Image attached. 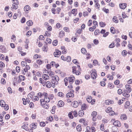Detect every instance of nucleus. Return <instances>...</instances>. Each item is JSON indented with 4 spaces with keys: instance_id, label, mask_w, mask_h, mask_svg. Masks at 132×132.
<instances>
[{
    "instance_id": "obj_47",
    "label": "nucleus",
    "mask_w": 132,
    "mask_h": 132,
    "mask_svg": "<svg viewBox=\"0 0 132 132\" xmlns=\"http://www.w3.org/2000/svg\"><path fill=\"white\" fill-rule=\"evenodd\" d=\"M17 82V78L16 77H14L13 79V84L14 86H15L16 85V83Z\"/></svg>"
},
{
    "instance_id": "obj_30",
    "label": "nucleus",
    "mask_w": 132,
    "mask_h": 132,
    "mask_svg": "<svg viewBox=\"0 0 132 132\" xmlns=\"http://www.w3.org/2000/svg\"><path fill=\"white\" fill-rule=\"evenodd\" d=\"M29 126L30 128L33 129H35L37 128V125L34 123H32Z\"/></svg>"
},
{
    "instance_id": "obj_6",
    "label": "nucleus",
    "mask_w": 132,
    "mask_h": 132,
    "mask_svg": "<svg viewBox=\"0 0 132 132\" xmlns=\"http://www.w3.org/2000/svg\"><path fill=\"white\" fill-rule=\"evenodd\" d=\"M86 100L88 103H91L92 104H94L95 101V99L93 100L92 97L90 96H87Z\"/></svg>"
},
{
    "instance_id": "obj_60",
    "label": "nucleus",
    "mask_w": 132,
    "mask_h": 132,
    "mask_svg": "<svg viewBox=\"0 0 132 132\" xmlns=\"http://www.w3.org/2000/svg\"><path fill=\"white\" fill-rule=\"evenodd\" d=\"M64 30L67 32H70L69 28L68 27H64L63 28Z\"/></svg>"
},
{
    "instance_id": "obj_3",
    "label": "nucleus",
    "mask_w": 132,
    "mask_h": 132,
    "mask_svg": "<svg viewBox=\"0 0 132 132\" xmlns=\"http://www.w3.org/2000/svg\"><path fill=\"white\" fill-rule=\"evenodd\" d=\"M59 80V77L57 75H55V76L52 78L51 82L52 84V86L53 88L55 87L56 85L58 84Z\"/></svg>"
},
{
    "instance_id": "obj_54",
    "label": "nucleus",
    "mask_w": 132,
    "mask_h": 132,
    "mask_svg": "<svg viewBox=\"0 0 132 132\" xmlns=\"http://www.w3.org/2000/svg\"><path fill=\"white\" fill-rule=\"evenodd\" d=\"M49 76L52 78V77L55 76V75L54 73L52 71H50L49 72Z\"/></svg>"
},
{
    "instance_id": "obj_49",
    "label": "nucleus",
    "mask_w": 132,
    "mask_h": 132,
    "mask_svg": "<svg viewBox=\"0 0 132 132\" xmlns=\"http://www.w3.org/2000/svg\"><path fill=\"white\" fill-rule=\"evenodd\" d=\"M73 111H71L69 112L68 114V117L69 118L71 119H73V117L72 115Z\"/></svg>"
},
{
    "instance_id": "obj_38",
    "label": "nucleus",
    "mask_w": 132,
    "mask_h": 132,
    "mask_svg": "<svg viewBox=\"0 0 132 132\" xmlns=\"http://www.w3.org/2000/svg\"><path fill=\"white\" fill-rule=\"evenodd\" d=\"M30 7L28 5H26L24 8V10L25 11H28L30 10Z\"/></svg>"
},
{
    "instance_id": "obj_56",
    "label": "nucleus",
    "mask_w": 132,
    "mask_h": 132,
    "mask_svg": "<svg viewBox=\"0 0 132 132\" xmlns=\"http://www.w3.org/2000/svg\"><path fill=\"white\" fill-rule=\"evenodd\" d=\"M110 30L111 32L113 34H114L116 32L115 29L113 27H112L110 28Z\"/></svg>"
},
{
    "instance_id": "obj_48",
    "label": "nucleus",
    "mask_w": 132,
    "mask_h": 132,
    "mask_svg": "<svg viewBox=\"0 0 132 132\" xmlns=\"http://www.w3.org/2000/svg\"><path fill=\"white\" fill-rule=\"evenodd\" d=\"M46 87L48 88H50L52 84L50 81H48L46 83Z\"/></svg>"
},
{
    "instance_id": "obj_36",
    "label": "nucleus",
    "mask_w": 132,
    "mask_h": 132,
    "mask_svg": "<svg viewBox=\"0 0 132 132\" xmlns=\"http://www.w3.org/2000/svg\"><path fill=\"white\" fill-rule=\"evenodd\" d=\"M78 105V103L77 101H74L72 103V106L74 108L77 107Z\"/></svg>"
},
{
    "instance_id": "obj_5",
    "label": "nucleus",
    "mask_w": 132,
    "mask_h": 132,
    "mask_svg": "<svg viewBox=\"0 0 132 132\" xmlns=\"http://www.w3.org/2000/svg\"><path fill=\"white\" fill-rule=\"evenodd\" d=\"M92 72L91 73V77L93 79H95L97 77L96 71L95 69H93L92 70Z\"/></svg>"
},
{
    "instance_id": "obj_4",
    "label": "nucleus",
    "mask_w": 132,
    "mask_h": 132,
    "mask_svg": "<svg viewBox=\"0 0 132 132\" xmlns=\"http://www.w3.org/2000/svg\"><path fill=\"white\" fill-rule=\"evenodd\" d=\"M61 10V8L59 7H57L56 10L54 8H52L51 9L52 13L54 14H59Z\"/></svg>"
},
{
    "instance_id": "obj_21",
    "label": "nucleus",
    "mask_w": 132,
    "mask_h": 132,
    "mask_svg": "<svg viewBox=\"0 0 132 132\" xmlns=\"http://www.w3.org/2000/svg\"><path fill=\"white\" fill-rule=\"evenodd\" d=\"M127 4L126 3H121L119 5L120 8L122 9H125L127 7Z\"/></svg>"
},
{
    "instance_id": "obj_53",
    "label": "nucleus",
    "mask_w": 132,
    "mask_h": 132,
    "mask_svg": "<svg viewBox=\"0 0 132 132\" xmlns=\"http://www.w3.org/2000/svg\"><path fill=\"white\" fill-rule=\"evenodd\" d=\"M86 55V59L87 60L89 59L91 57V55L89 53H87Z\"/></svg>"
},
{
    "instance_id": "obj_57",
    "label": "nucleus",
    "mask_w": 132,
    "mask_h": 132,
    "mask_svg": "<svg viewBox=\"0 0 132 132\" xmlns=\"http://www.w3.org/2000/svg\"><path fill=\"white\" fill-rule=\"evenodd\" d=\"M51 32H49L47 31H46L45 32V34L44 35L45 36H46L47 37H50L51 36Z\"/></svg>"
},
{
    "instance_id": "obj_19",
    "label": "nucleus",
    "mask_w": 132,
    "mask_h": 132,
    "mask_svg": "<svg viewBox=\"0 0 132 132\" xmlns=\"http://www.w3.org/2000/svg\"><path fill=\"white\" fill-rule=\"evenodd\" d=\"M0 50L1 51L2 53H5L6 52L7 50L5 46L2 45L0 46Z\"/></svg>"
},
{
    "instance_id": "obj_20",
    "label": "nucleus",
    "mask_w": 132,
    "mask_h": 132,
    "mask_svg": "<svg viewBox=\"0 0 132 132\" xmlns=\"http://www.w3.org/2000/svg\"><path fill=\"white\" fill-rule=\"evenodd\" d=\"M65 34V32L63 31H60L59 34V37L60 38H62L64 36Z\"/></svg>"
},
{
    "instance_id": "obj_51",
    "label": "nucleus",
    "mask_w": 132,
    "mask_h": 132,
    "mask_svg": "<svg viewBox=\"0 0 132 132\" xmlns=\"http://www.w3.org/2000/svg\"><path fill=\"white\" fill-rule=\"evenodd\" d=\"M93 24L94 26H93V27L96 28V27H97L98 26V23L97 21L95 20H94L93 21Z\"/></svg>"
},
{
    "instance_id": "obj_23",
    "label": "nucleus",
    "mask_w": 132,
    "mask_h": 132,
    "mask_svg": "<svg viewBox=\"0 0 132 132\" xmlns=\"http://www.w3.org/2000/svg\"><path fill=\"white\" fill-rule=\"evenodd\" d=\"M35 95V93L34 92H31L28 95V98L30 99H31L33 98L34 96Z\"/></svg>"
},
{
    "instance_id": "obj_42",
    "label": "nucleus",
    "mask_w": 132,
    "mask_h": 132,
    "mask_svg": "<svg viewBox=\"0 0 132 132\" xmlns=\"http://www.w3.org/2000/svg\"><path fill=\"white\" fill-rule=\"evenodd\" d=\"M113 21L115 23H117L119 22L118 18L116 16H113L112 19Z\"/></svg>"
},
{
    "instance_id": "obj_61",
    "label": "nucleus",
    "mask_w": 132,
    "mask_h": 132,
    "mask_svg": "<svg viewBox=\"0 0 132 132\" xmlns=\"http://www.w3.org/2000/svg\"><path fill=\"white\" fill-rule=\"evenodd\" d=\"M81 53L83 54H85L87 53V51L85 48H83L81 50Z\"/></svg>"
},
{
    "instance_id": "obj_50",
    "label": "nucleus",
    "mask_w": 132,
    "mask_h": 132,
    "mask_svg": "<svg viewBox=\"0 0 132 132\" xmlns=\"http://www.w3.org/2000/svg\"><path fill=\"white\" fill-rule=\"evenodd\" d=\"M100 26L102 27H104L106 25V24L105 22H100L99 23Z\"/></svg>"
},
{
    "instance_id": "obj_39",
    "label": "nucleus",
    "mask_w": 132,
    "mask_h": 132,
    "mask_svg": "<svg viewBox=\"0 0 132 132\" xmlns=\"http://www.w3.org/2000/svg\"><path fill=\"white\" fill-rule=\"evenodd\" d=\"M130 105V103L128 101H127L126 102L125 104L124 105V107L125 109H127Z\"/></svg>"
},
{
    "instance_id": "obj_24",
    "label": "nucleus",
    "mask_w": 132,
    "mask_h": 132,
    "mask_svg": "<svg viewBox=\"0 0 132 132\" xmlns=\"http://www.w3.org/2000/svg\"><path fill=\"white\" fill-rule=\"evenodd\" d=\"M57 105L59 107H62L64 105V103L62 100H60L58 101Z\"/></svg>"
},
{
    "instance_id": "obj_62",
    "label": "nucleus",
    "mask_w": 132,
    "mask_h": 132,
    "mask_svg": "<svg viewBox=\"0 0 132 132\" xmlns=\"http://www.w3.org/2000/svg\"><path fill=\"white\" fill-rule=\"evenodd\" d=\"M72 114L75 117H77L78 114L77 111L75 110L74 111H73Z\"/></svg>"
},
{
    "instance_id": "obj_22",
    "label": "nucleus",
    "mask_w": 132,
    "mask_h": 132,
    "mask_svg": "<svg viewBox=\"0 0 132 132\" xmlns=\"http://www.w3.org/2000/svg\"><path fill=\"white\" fill-rule=\"evenodd\" d=\"M19 79L18 81L19 82H20L22 81H24L25 79V77L23 75H19Z\"/></svg>"
},
{
    "instance_id": "obj_35",
    "label": "nucleus",
    "mask_w": 132,
    "mask_h": 132,
    "mask_svg": "<svg viewBox=\"0 0 132 132\" xmlns=\"http://www.w3.org/2000/svg\"><path fill=\"white\" fill-rule=\"evenodd\" d=\"M76 129L78 131L80 132L82 130V128L81 125L79 124L76 126Z\"/></svg>"
},
{
    "instance_id": "obj_33",
    "label": "nucleus",
    "mask_w": 132,
    "mask_h": 132,
    "mask_svg": "<svg viewBox=\"0 0 132 132\" xmlns=\"http://www.w3.org/2000/svg\"><path fill=\"white\" fill-rule=\"evenodd\" d=\"M41 58L42 56L40 55L35 54L33 56V59H40Z\"/></svg>"
},
{
    "instance_id": "obj_11",
    "label": "nucleus",
    "mask_w": 132,
    "mask_h": 132,
    "mask_svg": "<svg viewBox=\"0 0 132 132\" xmlns=\"http://www.w3.org/2000/svg\"><path fill=\"white\" fill-rule=\"evenodd\" d=\"M77 9H72L70 12L69 13V15H71L72 14L75 16L77 14Z\"/></svg>"
},
{
    "instance_id": "obj_34",
    "label": "nucleus",
    "mask_w": 132,
    "mask_h": 132,
    "mask_svg": "<svg viewBox=\"0 0 132 132\" xmlns=\"http://www.w3.org/2000/svg\"><path fill=\"white\" fill-rule=\"evenodd\" d=\"M108 87L111 89H113L114 87V86L111 82H109L108 85Z\"/></svg>"
},
{
    "instance_id": "obj_26",
    "label": "nucleus",
    "mask_w": 132,
    "mask_h": 132,
    "mask_svg": "<svg viewBox=\"0 0 132 132\" xmlns=\"http://www.w3.org/2000/svg\"><path fill=\"white\" fill-rule=\"evenodd\" d=\"M88 106L87 104L85 103L83 104L81 106V109L83 110H85L87 109Z\"/></svg>"
},
{
    "instance_id": "obj_12",
    "label": "nucleus",
    "mask_w": 132,
    "mask_h": 132,
    "mask_svg": "<svg viewBox=\"0 0 132 132\" xmlns=\"http://www.w3.org/2000/svg\"><path fill=\"white\" fill-rule=\"evenodd\" d=\"M125 88L126 89V91L128 93H130L131 90L132 89L130 85L128 84H126L125 85Z\"/></svg>"
},
{
    "instance_id": "obj_64",
    "label": "nucleus",
    "mask_w": 132,
    "mask_h": 132,
    "mask_svg": "<svg viewBox=\"0 0 132 132\" xmlns=\"http://www.w3.org/2000/svg\"><path fill=\"white\" fill-rule=\"evenodd\" d=\"M85 132H91V128L90 127L88 126L86 127Z\"/></svg>"
},
{
    "instance_id": "obj_25",
    "label": "nucleus",
    "mask_w": 132,
    "mask_h": 132,
    "mask_svg": "<svg viewBox=\"0 0 132 132\" xmlns=\"http://www.w3.org/2000/svg\"><path fill=\"white\" fill-rule=\"evenodd\" d=\"M127 118V116L125 114H121L120 116V119L122 120H126Z\"/></svg>"
},
{
    "instance_id": "obj_28",
    "label": "nucleus",
    "mask_w": 132,
    "mask_h": 132,
    "mask_svg": "<svg viewBox=\"0 0 132 132\" xmlns=\"http://www.w3.org/2000/svg\"><path fill=\"white\" fill-rule=\"evenodd\" d=\"M127 90H126L123 92L122 95L124 96H126V97H128L130 96V95L129 94V93H127Z\"/></svg>"
},
{
    "instance_id": "obj_1",
    "label": "nucleus",
    "mask_w": 132,
    "mask_h": 132,
    "mask_svg": "<svg viewBox=\"0 0 132 132\" xmlns=\"http://www.w3.org/2000/svg\"><path fill=\"white\" fill-rule=\"evenodd\" d=\"M75 78L73 75H71L68 78H65L64 80V84L65 86H68V87L70 90L73 88L72 84L75 80Z\"/></svg>"
},
{
    "instance_id": "obj_15",
    "label": "nucleus",
    "mask_w": 132,
    "mask_h": 132,
    "mask_svg": "<svg viewBox=\"0 0 132 132\" xmlns=\"http://www.w3.org/2000/svg\"><path fill=\"white\" fill-rule=\"evenodd\" d=\"M113 124L116 126L120 127L121 126L120 122L118 120H116L113 122Z\"/></svg>"
},
{
    "instance_id": "obj_58",
    "label": "nucleus",
    "mask_w": 132,
    "mask_h": 132,
    "mask_svg": "<svg viewBox=\"0 0 132 132\" xmlns=\"http://www.w3.org/2000/svg\"><path fill=\"white\" fill-rule=\"evenodd\" d=\"M102 10L104 11L106 13H109V10L108 9H106L105 7H103L102 9Z\"/></svg>"
},
{
    "instance_id": "obj_41",
    "label": "nucleus",
    "mask_w": 132,
    "mask_h": 132,
    "mask_svg": "<svg viewBox=\"0 0 132 132\" xmlns=\"http://www.w3.org/2000/svg\"><path fill=\"white\" fill-rule=\"evenodd\" d=\"M27 24L28 26H30L33 24V23L31 20H30L27 21Z\"/></svg>"
},
{
    "instance_id": "obj_27",
    "label": "nucleus",
    "mask_w": 132,
    "mask_h": 132,
    "mask_svg": "<svg viewBox=\"0 0 132 132\" xmlns=\"http://www.w3.org/2000/svg\"><path fill=\"white\" fill-rule=\"evenodd\" d=\"M19 4H15L13 3L12 5V7H11V9L12 10L17 9L18 7V5Z\"/></svg>"
},
{
    "instance_id": "obj_16",
    "label": "nucleus",
    "mask_w": 132,
    "mask_h": 132,
    "mask_svg": "<svg viewBox=\"0 0 132 132\" xmlns=\"http://www.w3.org/2000/svg\"><path fill=\"white\" fill-rule=\"evenodd\" d=\"M79 122L81 123H83V125L85 126H86L88 125L87 121L85 120L83 118H81L79 120Z\"/></svg>"
},
{
    "instance_id": "obj_18",
    "label": "nucleus",
    "mask_w": 132,
    "mask_h": 132,
    "mask_svg": "<svg viewBox=\"0 0 132 132\" xmlns=\"http://www.w3.org/2000/svg\"><path fill=\"white\" fill-rule=\"evenodd\" d=\"M61 49L62 50V52L63 54H65L67 53V50L64 46H61Z\"/></svg>"
},
{
    "instance_id": "obj_44",
    "label": "nucleus",
    "mask_w": 132,
    "mask_h": 132,
    "mask_svg": "<svg viewBox=\"0 0 132 132\" xmlns=\"http://www.w3.org/2000/svg\"><path fill=\"white\" fill-rule=\"evenodd\" d=\"M112 110V108L111 107H108L105 110V111L107 113H109Z\"/></svg>"
},
{
    "instance_id": "obj_40",
    "label": "nucleus",
    "mask_w": 132,
    "mask_h": 132,
    "mask_svg": "<svg viewBox=\"0 0 132 132\" xmlns=\"http://www.w3.org/2000/svg\"><path fill=\"white\" fill-rule=\"evenodd\" d=\"M57 73L62 77H64L65 76L64 73V72H62L60 70H57Z\"/></svg>"
},
{
    "instance_id": "obj_55",
    "label": "nucleus",
    "mask_w": 132,
    "mask_h": 132,
    "mask_svg": "<svg viewBox=\"0 0 132 132\" xmlns=\"http://www.w3.org/2000/svg\"><path fill=\"white\" fill-rule=\"evenodd\" d=\"M107 78H109V80H112L113 79V77L112 75H111L110 74H108L106 76Z\"/></svg>"
},
{
    "instance_id": "obj_14",
    "label": "nucleus",
    "mask_w": 132,
    "mask_h": 132,
    "mask_svg": "<svg viewBox=\"0 0 132 132\" xmlns=\"http://www.w3.org/2000/svg\"><path fill=\"white\" fill-rule=\"evenodd\" d=\"M97 113L96 111H94L92 112L91 116L92 117V120L94 121H95L96 119V116Z\"/></svg>"
},
{
    "instance_id": "obj_46",
    "label": "nucleus",
    "mask_w": 132,
    "mask_h": 132,
    "mask_svg": "<svg viewBox=\"0 0 132 132\" xmlns=\"http://www.w3.org/2000/svg\"><path fill=\"white\" fill-rule=\"evenodd\" d=\"M118 128L116 127L113 126L112 128V130L113 132H118Z\"/></svg>"
},
{
    "instance_id": "obj_8",
    "label": "nucleus",
    "mask_w": 132,
    "mask_h": 132,
    "mask_svg": "<svg viewBox=\"0 0 132 132\" xmlns=\"http://www.w3.org/2000/svg\"><path fill=\"white\" fill-rule=\"evenodd\" d=\"M61 54V52L58 49H56L54 53V55L55 57H59Z\"/></svg>"
},
{
    "instance_id": "obj_17",
    "label": "nucleus",
    "mask_w": 132,
    "mask_h": 132,
    "mask_svg": "<svg viewBox=\"0 0 132 132\" xmlns=\"http://www.w3.org/2000/svg\"><path fill=\"white\" fill-rule=\"evenodd\" d=\"M114 101L108 99L105 101V103L106 105H109L114 103Z\"/></svg>"
},
{
    "instance_id": "obj_63",
    "label": "nucleus",
    "mask_w": 132,
    "mask_h": 132,
    "mask_svg": "<svg viewBox=\"0 0 132 132\" xmlns=\"http://www.w3.org/2000/svg\"><path fill=\"white\" fill-rule=\"evenodd\" d=\"M47 119L50 121L52 122L53 120V117L52 116H50L49 118H47Z\"/></svg>"
},
{
    "instance_id": "obj_7",
    "label": "nucleus",
    "mask_w": 132,
    "mask_h": 132,
    "mask_svg": "<svg viewBox=\"0 0 132 132\" xmlns=\"http://www.w3.org/2000/svg\"><path fill=\"white\" fill-rule=\"evenodd\" d=\"M74 91L72 90L70 92H69L67 93L66 95V96L67 98H73L74 96V94L73 93Z\"/></svg>"
},
{
    "instance_id": "obj_31",
    "label": "nucleus",
    "mask_w": 132,
    "mask_h": 132,
    "mask_svg": "<svg viewBox=\"0 0 132 132\" xmlns=\"http://www.w3.org/2000/svg\"><path fill=\"white\" fill-rule=\"evenodd\" d=\"M84 114V112L82 110H80L78 113V116L80 117H82Z\"/></svg>"
},
{
    "instance_id": "obj_2",
    "label": "nucleus",
    "mask_w": 132,
    "mask_h": 132,
    "mask_svg": "<svg viewBox=\"0 0 132 132\" xmlns=\"http://www.w3.org/2000/svg\"><path fill=\"white\" fill-rule=\"evenodd\" d=\"M72 72L73 74L76 75H79L81 74V69L79 65H77L76 66H73L72 67Z\"/></svg>"
},
{
    "instance_id": "obj_29",
    "label": "nucleus",
    "mask_w": 132,
    "mask_h": 132,
    "mask_svg": "<svg viewBox=\"0 0 132 132\" xmlns=\"http://www.w3.org/2000/svg\"><path fill=\"white\" fill-rule=\"evenodd\" d=\"M28 123L24 124L23 125L21 126V128L26 131H27L28 130Z\"/></svg>"
},
{
    "instance_id": "obj_59",
    "label": "nucleus",
    "mask_w": 132,
    "mask_h": 132,
    "mask_svg": "<svg viewBox=\"0 0 132 132\" xmlns=\"http://www.w3.org/2000/svg\"><path fill=\"white\" fill-rule=\"evenodd\" d=\"M39 97L37 96H35L33 97L32 101L34 102H35L36 101H38L39 100Z\"/></svg>"
},
{
    "instance_id": "obj_52",
    "label": "nucleus",
    "mask_w": 132,
    "mask_h": 132,
    "mask_svg": "<svg viewBox=\"0 0 132 132\" xmlns=\"http://www.w3.org/2000/svg\"><path fill=\"white\" fill-rule=\"evenodd\" d=\"M56 109V107L55 106H53L52 108V110L51 111V112L52 113L54 114L55 112V110Z\"/></svg>"
},
{
    "instance_id": "obj_37",
    "label": "nucleus",
    "mask_w": 132,
    "mask_h": 132,
    "mask_svg": "<svg viewBox=\"0 0 132 132\" xmlns=\"http://www.w3.org/2000/svg\"><path fill=\"white\" fill-rule=\"evenodd\" d=\"M42 77L43 79L45 80L48 79L49 78V76L47 75L46 74H43L42 75Z\"/></svg>"
},
{
    "instance_id": "obj_13",
    "label": "nucleus",
    "mask_w": 132,
    "mask_h": 132,
    "mask_svg": "<svg viewBox=\"0 0 132 132\" xmlns=\"http://www.w3.org/2000/svg\"><path fill=\"white\" fill-rule=\"evenodd\" d=\"M38 96L40 98H42L43 96L44 97L45 96H48V94L45 92H39L37 94Z\"/></svg>"
},
{
    "instance_id": "obj_9",
    "label": "nucleus",
    "mask_w": 132,
    "mask_h": 132,
    "mask_svg": "<svg viewBox=\"0 0 132 132\" xmlns=\"http://www.w3.org/2000/svg\"><path fill=\"white\" fill-rule=\"evenodd\" d=\"M50 101V98L47 96H45L44 98H42L40 100V102L46 103L49 102Z\"/></svg>"
},
{
    "instance_id": "obj_32",
    "label": "nucleus",
    "mask_w": 132,
    "mask_h": 132,
    "mask_svg": "<svg viewBox=\"0 0 132 132\" xmlns=\"http://www.w3.org/2000/svg\"><path fill=\"white\" fill-rule=\"evenodd\" d=\"M36 63L39 65H42L44 63V61L41 59H38L36 61Z\"/></svg>"
},
{
    "instance_id": "obj_10",
    "label": "nucleus",
    "mask_w": 132,
    "mask_h": 132,
    "mask_svg": "<svg viewBox=\"0 0 132 132\" xmlns=\"http://www.w3.org/2000/svg\"><path fill=\"white\" fill-rule=\"evenodd\" d=\"M41 106L44 108L48 109L49 108L50 105L49 104L46 103L40 102Z\"/></svg>"
},
{
    "instance_id": "obj_45",
    "label": "nucleus",
    "mask_w": 132,
    "mask_h": 132,
    "mask_svg": "<svg viewBox=\"0 0 132 132\" xmlns=\"http://www.w3.org/2000/svg\"><path fill=\"white\" fill-rule=\"evenodd\" d=\"M100 33V31L99 29H96L94 32V34L95 36H97L98 35H99Z\"/></svg>"
},
{
    "instance_id": "obj_43",
    "label": "nucleus",
    "mask_w": 132,
    "mask_h": 132,
    "mask_svg": "<svg viewBox=\"0 0 132 132\" xmlns=\"http://www.w3.org/2000/svg\"><path fill=\"white\" fill-rule=\"evenodd\" d=\"M58 95L62 98H63L64 97L65 95L62 92H59L57 94Z\"/></svg>"
}]
</instances>
